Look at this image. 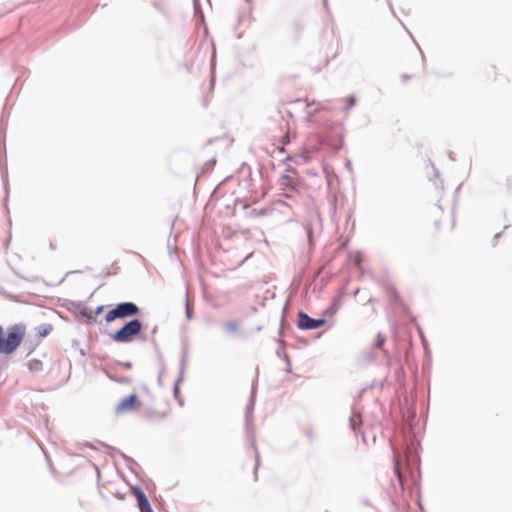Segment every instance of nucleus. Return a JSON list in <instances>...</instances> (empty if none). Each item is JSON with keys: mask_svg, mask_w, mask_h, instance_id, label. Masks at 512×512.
Wrapping results in <instances>:
<instances>
[{"mask_svg": "<svg viewBox=\"0 0 512 512\" xmlns=\"http://www.w3.org/2000/svg\"><path fill=\"white\" fill-rule=\"evenodd\" d=\"M23 336V330L19 326L9 328L6 336L3 327L0 326V353L8 355L14 352L21 344Z\"/></svg>", "mask_w": 512, "mask_h": 512, "instance_id": "1", "label": "nucleus"}, {"mask_svg": "<svg viewBox=\"0 0 512 512\" xmlns=\"http://www.w3.org/2000/svg\"><path fill=\"white\" fill-rule=\"evenodd\" d=\"M143 329V323L137 319H131L120 329L112 334V339L117 343H129L133 338L140 334Z\"/></svg>", "mask_w": 512, "mask_h": 512, "instance_id": "2", "label": "nucleus"}, {"mask_svg": "<svg viewBox=\"0 0 512 512\" xmlns=\"http://www.w3.org/2000/svg\"><path fill=\"white\" fill-rule=\"evenodd\" d=\"M139 307L133 302L118 303L113 309L105 315V321L110 323L116 319H126L138 315Z\"/></svg>", "mask_w": 512, "mask_h": 512, "instance_id": "3", "label": "nucleus"}, {"mask_svg": "<svg viewBox=\"0 0 512 512\" xmlns=\"http://www.w3.org/2000/svg\"><path fill=\"white\" fill-rule=\"evenodd\" d=\"M305 230L309 242L312 241V237L314 234H318L322 230V218L318 208L315 205H311L307 208Z\"/></svg>", "mask_w": 512, "mask_h": 512, "instance_id": "4", "label": "nucleus"}, {"mask_svg": "<svg viewBox=\"0 0 512 512\" xmlns=\"http://www.w3.org/2000/svg\"><path fill=\"white\" fill-rule=\"evenodd\" d=\"M253 411H254V389L252 390L251 398L249 400V403L246 406V412H245V430H246V436L251 440V445L255 449V452H257L256 449V443L254 439V427H253ZM256 465L254 468V474L256 475L258 465H259V455L256 453Z\"/></svg>", "mask_w": 512, "mask_h": 512, "instance_id": "5", "label": "nucleus"}, {"mask_svg": "<svg viewBox=\"0 0 512 512\" xmlns=\"http://www.w3.org/2000/svg\"><path fill=\"white\" fill-rule=\"evenodd\" d=\"M325 324V320L314 319L304 312L298 314V328L301 330H313L317 329Z\"/></svg>", "mask_w": 512, "mask_h": 512, "instance_id": "6", "label": "nucleus"}, {"mask_svg": "<svg viewBox=\"0 0 512 512\" xmlns=\"http://www.w3.org/2000/svg\"><path fill=\"white\" fill-rule=\"evenodd\" d=\"M140 405V402L135 394L122 399L116 406L115 411L121 414L128 411H134Z\"/></svg>", "mask_w": 512, "mask_h": 512, "instance_id": "7", "label": "nucleus"}, {"mask_svg": "<svg viewBox=\"0 0 512 512\" xmlns=\"http://www.w3.org/2000/svg\"><path fill=\"white\" fill-rule=\"evenodd\" d=\"M132 493L137 500V505L140 512H153L150 502L145 495L144 491L139 487L135 486L132 488Z\"/></svg>", "mask_w": 512, "mask_h": 512, "instance_id": "8", "label": "nucleus"}, {"mask_svg": "<svg viewBox=\"0 0 512 512\" xmlns=\"http://www.w3.org/2000/svg\"><path fill=\"white\" fill-rule=\"evenodd\" d=\"M361 417L358 413L352 412L351 416L349 417V423L350 427L354 432H357L359 426L361 425Z\"/></svg>", "mask_w": 512, "mask_h": 512, "instance_id": "9", "label": "nucleus"}, {"mask_svg": "<svg viewBox=\"0 0 512 512\" xmlns=\"http://www.w3.org/2000/svg\"><path fill=\"white\" fill-rule=\"evenodd\" d=\"M280 184L284 187L290 188L292 190L296 187V182L289 175H284L280 178Z\"/></svg>", "mask_w": 512, "mask_h": 512, "instance_id": "10", "label": "nucleus"}, {"mask_svg": "<svg viewBox=\"0 0 512 512\" xmlns=\"http://www.w3.org/2000/svg\"><path fill=\"white\" fill-rule=\"evenodd\" d=\"M224 329L229 334L236 333L238 331V323L236 321H229L223 325Z\"/></svg>", "mask_w": 512, "mask_h": 512, "instance_id": "11", "label": "nucleus"}, {"mask_svg": "<svg viewBox=\"0 0 512 512\" xmlns=\"http://www.w3.org/2000/svg\"><path fill=\"white\" fill-rule=\"evenodd\" d=\"M386 341V336L382 333H378L374 342H373V347L375 348H382L383 344L385 343Z\"/></svg>", "mask_w": 512, "mask_h": 512, "instance_id": "12", "label": "nucleus"}, {"mask_svg": "<svg viewBox=\"0 0 512 512\" xmlns=\"http://www.w3.org/2000/svg\"><path fill=\"white\" fill-rule=\"evenodd\" d=\"M108 377L114 381V382H117V383H120V384H129L131 382V379L129 377H117V376H113V375H108Z\"/></svg>", "mask_w": 512, "mask_h": 512, "instance_id": "13", "label": "nucleus"}, {"mask_svg": "<svg viewBox=\"0 0 512 512\" xmlns=\"http://www.w3.org/2000/svg\"><path fill=\"white\" fill-rule=\"evenodd\" d=\"M154 7L160 11L161 13L167 15L168 13V8H167V5L165 2H162V1H159V2H155L154 3Z\"/></svg>", "mask_w": 512, "mask_h": 512, "instance_id": "14", "label": "nucleus"}, {"mask_svg": "<svg viewBox=\"0 0 512 512\" xmlns=\"http://www.w3.org/2000/svg\"><path fill=\"white\" fill-rule=\"evenodd\" d=\"M185 314H186L187 320H191L193 318V310L189 305L188 297L185 300Z\"/></svg>", "mask_w": 512, "mask_h": 512, "instance_id": "15", "label": "nucleus"}, {"mask_svg": "<svg viewBox=\"0 0 512 512\" xmlns=\"http://www.w3.org/2000/svg\"><path fill=\"white\" fill-rule=\"evenodd\" d=\"M52 331V325L50 324H45V325H42L40 327V330H39V334L41 336H47L48 334H50Z\"/></svg>", "mask_w": 512, "mask_h": 512, "instance_id": "16", "label": "nucleus"}, {"mask_svg": "<svg viewBox=\"0 0 512 512\" xmlns=\"http://www.w3.org/2000/svg\"><path fill=\"white\" fill-rule=\"evenodd\" d=\"M356 103V98L355 96H350L348 99H347V104L346 106L343 108V111H348L350 108H352Z\"/></svg>", "mask_w": 512, "mask_h": 512, "instance_id": "17", "label": "nucleus"}, {"mask_svg": "<svg viewBox=\"0 0 512 512\" xmlns=\"http://www.w3.org/2000/svg\"><path fill=\"white\" fill-rule=\"evenodd\" d=\"M394 462H395L394 463V471L397 474V477H398L399 481L401 482L402 481V475H401L400 468H399V463H398V460H397L396 457L394 458Z\"/></svg>", "mask_w": 512, "mask_h": 512, "instance_id": "18", "label": "nucleus"}, {"mask_svg": "<svg viewBox=\"0 0 512 512\" xmlns=\"http://www.w3.org/2000/svg\"><path fill=\"white\" fill-rule=\"evenodd\" d=\"M338 310V301H334L333 304L327 309V313L333 315Z\"/></svg>", "mask_w": 512, "mask_h": 512, "instance_id": "19", "label": "nucleus"}, {"mask_svg": "<svg viewBox=\"0 0 512 512\" xmlns=\"http://www.w3.org/2000/svg\"><path fill=\"white\" fill-rule=\"evenodd\" d=\"M40 366H41V363H40V362H38V361H31V362L29 363V368H30V370H32V371H38V370H40Z\"/></svg>", "mask_w": 512, "mask_h": 512, "instance_id": "20", "label": "nucleus"}, {"mask_svg": "<svg viewBox=\"0 0 512 512\" xmlns=\"http://www.w3.org/2000/svg\"><path fill=\"white\" fill-rule=\"evenodd\" d=\"M186 365V351L183 353V356L181 358V365H180V374L182 375L185 369Z\"/></svg>", "mask_w": 512, "mask_h": 512, "instance_id": "21", "label": "nucleus"}, {"mask_svg": "<svg viewBox=\"0 0 512 512\" xmlns=\"http://www.w3.org/2000/svg\"><path fill=\"white\" fill-rule=\"evenodd\" d=\"M118 364L121 365L125 369H130L132 367V363L128 362V361L127 362H119Z\"/></svg>", "mask_w": 512, "mask_h": 512, "instance_id": "22", "label": "nucleus"}, {"mask_svg": "<svg viewBox=\"0 0 512 512\" xmlns=\"http://www.w3.org/2000/svg\"><path fill=\"white\" fill-rule=\"evenodd\" d=\"M180 380H181V379L177 380V381H176V383H175V385H174V394H175V396H176V395H177V393H178V383L180 382Z\"/></svg>", "mask_w": 512, "mask_h": 512, "instance_id": "23", "label": "nucleus"}, {"mask_svg": "<svg viewBox=\"0 0 512 512\" xmlns=\"http://www.w3.org/2000/svg\"><path fill=\"white\" fill-rule=\"evenodd\" d=\"M284 197L287 198V199H292L293 198V195L292 194H289V193H285L284 194Z\"/></svg>", "mask_w": 512, "mask_h": 512, "instance_id": "24", "label": "nucleus"}, {"mask_svg": "<svg viewBox=\"0 0 512 512\" xmlns=\"http://www.w3.org/2000/svg\"><path fill=\"white\" fill-rule=\"evenodd\" d=\"M102 311V306H99L96 310V313L99 314Z\"/></svg>", "mask_w": 512, "mask_h": 512, "instance_id": "25", "label": "nucleus"}, {"mask_svg": "<svg viewBox=\"0 0 512 512\" xmlns=\"http://www.w3.org/2000/svg\"><path fill=\"white\" fill-rule=\"evenodd\" d=\"M285 360H286L287 364L290 365V361H289V358L287 355H285Z\"/></svg>", "mask_w": 512, "mask_h": 512, "instance_id": "26", "label": "nucleus"}, {"mask_svg": "<svg viewBox=\"0 0 512 512\" xmlns=\"http://www.w3.org/2000/svg\"><path fill=\"white\" fill-rule=\"evenodd\" d=\"M156 330H157V328L155 327V328L152 330V334L156 333Z\"/></svg>", "mask_w": 512, "mask_h": 512, "instance_id": "27", "label": "nucleus"}, {"mask_svg": "<svg viewBox=\"0 0 512 512\" xmlns=\"http://www.w3.org/2000/svg\"><path fill=\"white\" fill-rule=\"evenodd\" d=\"M408 79V76H403V80H407Z\"/></svg>", "mask_w": 512, "mask_h": 512, "instance_id": "28", "label": "nucleus"}, {"mask_svg": "<svg viewBox=\"0 0 512 512\" xmlns=\"http://www.w3.org/2000/svg\"><path fill=\"white\" fill-rule=\"evenodd\" d=\"M127 460L131 463H134L133 460H131V458H127Z\"/></svg>", "mask_w": 512, "mask_h": 512, "instance_id": "29", "label": "nucleus"}]
</instances>
